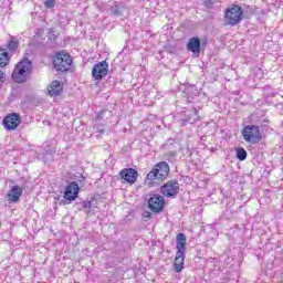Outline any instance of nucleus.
Wrapping results in <instances>:
<instances>
[{
	"label": "nucleus",
	"mask_w": 283,
	"mask_h": 283,
	"mask_svg": "<svg viewBox=\"0 0 283 283\" xmlns=\"http://www.w3.org/2000/svg\"><path fill=\"white\" fill-rule=\"evenodd\" d=\"M148 207L153 213H160L165 209V197L160 195H154L148 200Z\"/></svg>",
	"instance_id": "nucleus-8"
},
{
	"label": "nucleus",
	"mask_w": 283,
	"mask_h": 283,
	"mask_svg": "<svg viewBox=\"0 0 283 283\" xmlns=\"http://www.w3.org/2000/svg\"><path fill=\"white\" fill-rule=\"evenodd\" d=\"M21 125V117L17 113H11L3 118V127L9 132H13Z\"/></svg>",
	"instance_id": "nucleus-10"
},
{
	"label": "nucleus",
	"mask_w": 283,
	"mask_h": 283,
	"mask_svg": "<svg viewBox=\"0 0 283 283\" xmlns=\"http://www.w3.org/2000/svg\"><path fill=\"white\" fill-rule=\"evenodd\" d=\"M82 209H84L86 213H92V211H94V201L84 200L82 202Z\"/></svg>",
	"instance_id": "nucleus-18"
},
{
	"label": "nucleus",
	"mask_w": 283,
	"mask_h": 283,
	"mask_svg": "<svg viewBox=\"0 0 283 283\" xmlns=\"http://www.w3.org/2000/svg\"><path fill=\"white\" fill-rule=\"evenodd\" d=\"M206 6H213V2L206 0Z\"/></svg>",
	"instance_id": "nucleus-28"
},
{
	"label": "nucleus",
	"mask_w": 283,
	"mask_h": 283,
	"mask_svg": "<svg viewBox=\"0 0 283 283\" xmlns=\"http://www.w3.org/2000/svg\"><path fill=\"white\" fill-rule=\"evenodd\" d=\"M53 65L57 72H67L72 66V56L67 53H56L53 59Z\"/></svg>",
	"instance_id": "nucleus-4"
},
{
	"label": "nucleus",
	"mask_w": 283,
	"mask_h": 283,
	"mask_svg": "<svg viewBox=\"0 0 283 283\" xmlns=\"http://www.w3.org/2000/svg\"><path fill=\"white\" fill-rule=\"evenodd\" d=\"M4 82H6V74L0 71V83H4Z\"/></svg>",
	"instance_id": "nucleus-25"
},
{
	"label": "nucleus",
	"mask_w": 283,
	"mask_h": 283,
	"mask_svg": "<svg viewBox=\"0 0 283 283\" xmlns=\"http://www.w3.org/2000/svg\"><path fill=\"white\" fill-rule=\"evenodd\" d=\"M78 191H81V187L78 186V182L71 181L66 186L64 190V200H69V202H72L78 198Z\"/></svg>",
	"instance_id": "nucleus-9"
},
{
	"label": "nucleus",
	"mask_w": 283,
	"mask_h": 283,
	"mask_svg": "<svg viewBox=\"0 0 283 283\" xmlns=\"http://www.w3.org/2000/svg\"><path fill=\"white\" fill-rule=\"evenodd\" d=\"M48 92L51 96H61V93L63 92V85H61L60 81H53L49 87Z\"/></svg>",
	"instance_id": "nucleus-15"
},
{
	"label": "nucleus",
	"mask_w": 283,
	"mask_h": 283,
	"mask_svg": "<svg viewBox=\"0 0 283 283\" xmlns=\"http://www.w3.org/2000/svg\"><path fill=\"white\" fill-rule=\"evenodd\" d=\"M30 72H32V62L24 59L14 67L12 80L14 83H25V81H28V76H30Z\"/></svg>",
	"instance_id": "nucleus-2"
},
{
	"label": "nucleus",
	"mask_w": 283,
	"mask_h": 283,
	"mask_svg": "<svg viewBox=\"0 0 283 283\" xmlns=\"http://www.w3.org/2000/svg\"><path fill=\"white\" fill-rule=\"evenodd\" d=\"M187 50L192 52L195 56H200V39L191 38L187 44Z\"/></svg>",
	"instance_id": "nucleus-12"
},
{
	"label": "nucleus",
	"mask_w": 283,
	"mask_h": 283,
	"mask_svg": "<svg viewBox=\"0 0 283 283\" xmlns=\"http://www.w3.org/2000/svg\"><path fill=\"white\" fill-rule=\"evenodd\" d=\"M242 7L240 6H233L230 9H227L226 11V23L228 25H238L240 21H242Z\"/></svg>",
	"instance_id": "nucleus-5"
},
{
	"label": "nucleus",
	"mask_w": 283,
	"mask_h": 283,
	"mask_svg": "<svg viewBox=\"0 0 283 283\" xmlns=\"http://www.w3.org/2000/svg\"><path fill=\"white\" fill-rule=\"evenodd\" d=\"M237 158L238 160H247V150L244 148L237 149Z\"/></svg>",
	"instance_id": "nucleus-21"
},
{
	"label": "nucleus",
	"mask_w": 283,
	"mask_h": 283,
	"mask_svg": "<svg viewBox=\"0 0 283 283\" xmlns=\"http://www.w3.org/2000/svg\"><path fill=\"white\" fill-rule=\"evenodd\" d=\"M242 137L245 143H250L251 145H258L262 137L260 136V127L255 125H248L242 130Z\"/></svg>",
	"instance_id": "nucleus-3"
},
{
	"label": "nucleus",
	"mask_w": 283,
	"mask_h": 283,
	"mask_svg": "<svg viewBox=\"0 0 283 283\" xmlns=\"http://www.w3.org/2000/svg\"><path fill=\"white\" fill-rule=\"evenodd\" d=\"M119 176L122 180H125L129 185H134L138 180V171L134 168H124L120 170Z\"/></svg>",
	"instance_id": "nucleus-11"
},
{
	"label": "nucleus",
	"mask_w": 283,
	"mask_h": 283,
	"mask_svg": "<svg viewBox=\"0 0 283 283\" xmlns=\"http://www.w3.org/2000/svg\"><path fill=\"white\" fill-rule=\"evenodd\" d=\"M144 218H151V213L150 212H146V214H144Z\"/></svg>",
	"instance_id": "nucleus-27"
},
{
	"label": "nucleus",
	"mask_w": 283,
	"mask_h": 283,
	"mask_svg": "<svg viewBox=\"0 0 283 283\" xmlns=\"http://www.w3.org/2000/svg\"><path fill=\"white\" fill-rule=\"evenodd\" d=\"M186 244H187V237H185V233H178L177 234V251L185 252Z\"/></svg>",
	"instance_id": "nucleus-16"
},
{
	"label": "nucleus",
	"mask_w": 283,
	"mask_h": 283,
	"mask_svg": "<svg viewBox=\"0 0 283 283\" xmlns=\"http://www.w3.org/2000/svg\"><path fill=\"white\" fill-rule=\"evenodd\" d=\"M54 3H55L54 0H46L44 2V6H45V8H54Z\"/></svg>",
	"instance_id": "nucleus-23"
},
{
	"label": "nucleus",
	"mask_w": 283,
	"mask_h": 283,
	"mask_svg": "<svg viewBox=\"0 0 283 283\" xmlns=\"http://www.w3.org/2000/svg\"><path fill=\"white\" fill-rule=\"evenodd\" d=\"M199 116H198V111L196 108H193L190 114H188V117L186 119L187 123H196V120H198Z\"/></svg>",
	"instance_id": "nucleus-19"
},
{
	"label": "nucleus",
	"mask_w": 283,
	"mask_h": 283,
	"mask_svg": "<svg viewBox=\"0 0 283 283\" xmlns=\"http://www.w3.org/2000/svg\"><path fill=\"white\" fill-rule=\"evenodd\" d=\"M8 61H10V57L6 52V49H0V67H6V65H8Z\"/></svg>",
	"instance_id": "nucleus-17"
},
{
	"label": "nucleus",
	"mask_w": 283,
	"mask_h": 283,
	"mask_svg": "<svg viewBox=\"0 0 283 283\" xmlns=\"http://www.w3.org/2000/svg\"><path fill=\"white\" fill-rule=\"evenodd\" d=\"M169 171V164H167V161H160L147 174L146 180L148 185L163 182L164 180H167Z\"/></svg>",
	"instance_id": "nucleus-1"
},
{
	"label": "nucleus",
	"mask_w": 283,
	"mask_h": 283,
	"mask_svg": "<svg viewBox=\"0 0 283 283\" xmlns=\"http://www.w3.org/2000/svg\"><path fill=\"white\" fill-rule=\"evenodd\" d=\"M107 72H109V64L106 61H102L94 65L92 76L95 81H102L107 76Z\"/></svg>",
	"instance_id": "nucleus-7"
},
{
	"label": "nucleus",
	"mask_w": 283,
	"mask_h": 283,
	"mask_svg": "<svg viewBox=\"0 0 283 283\" xmlns=\"http://www.w3.org/2000/svg\"><path fill=\"white\" fill-rule=\"evenodd\" d=\"M77 178H78L77 181L80 182V185H83V182H85V177H83V175L80 174Z\"/></svg>",
	"instance_id": "nucleus-24"
},
{
	"label": "nucleus",
	"mask_w": 283,
	"mask_h": 283,
	"mask_svg": "<svg viewBox=\"0 0 283 283\" xmlns=\"http://www.w3.org/2000/svg\"><path fill=\"white\" fill-rule=\"evenodd\" d=\"M174 269L176 273H180L182 269H185V252L182 251H177L176 258H175V263H174Z\"/></svg>",
	"instance_id": "nucleus-14"
},
{
	"label": "nucleus",
	"mask_w": 283,
	"mask_h": 283,
	"mask_svg": "<svg viewBox=\"0 0 283 283\" xmlns=\"http://www.w3.org/2000/svg\"><path fill=\"white\" fill-rule=\"evenodd\" d=\"M111 12H112V14H115L116 17H118L120 14L118 6H116V4L111 8Z\"/></svg>",
	"instance_id": "nucleus-22"
},
{
	"label": "nucleus",
	"mask_w": 283,
	"mask_h": 283,
	"mask_svg": "<svg viewBox=\"0 0 283 283\" xmlns=\"http://www.w3.org/2000/svg\"><path fill=\"white\" fill-rule=\"evenodd\" d=\"M19 48V41H15L14 39L10 40L7 49L9 52H17V49Z\"/></svg>",
	"instance_id": "nucleus-20"
},
{
	"label": "nucleus",
	"mask_w": 283,
	"mask_h": 283,
	"mask_svg": "<svg viewBox=\"0 0 283 283\" xmlns=\"http://www.w3.org/2000/svg\"><path fill=\"white\" fill-rule=\"evenodd\" d=\"M104 114H105L104 112L98 113L97 116H96V120H101V118H103Z\"/></svg>",
	"instance_id": "nucleus-26"
},
{
	"label": "nucleus",
	"mask_w": 283,
	"mask_h": 283,
	"mask_svg": "<svg viewBox=\"0 0 283 283\" xmlns=\"http://www.w3.org/2000/svg\"><path fill=\"white\" fill-rule=\"evenodd\" d=\"M7 196L10 202H19V198L23 196V188L19 186H13Z\"/></svg>",
	"instance_id": "nucleus-13"
},
{
	"label": "nucleus",
	"mask_w": 283,
	"mask_h": 283,
	"mask_svg": "<svg viewBox=\"0 0 283 283\" xmlns=\"http://www.w3.org/2000/svg\"><path fill=\"white\" fill-rule=\"evenodd\" d=\"M180 191V185L176 180H169L164 186H161V193L166 198H176Z\"/></svg>",
	"instance_id": "nucleus-6"
}]
</instances>
